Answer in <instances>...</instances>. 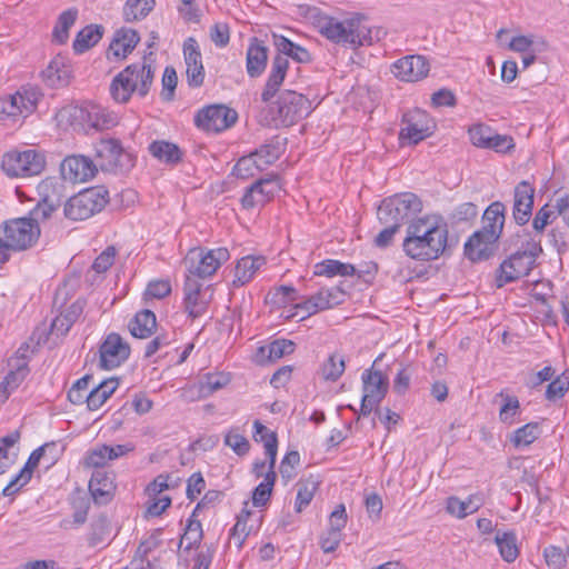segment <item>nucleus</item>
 <instances>
[{"label": "nucleus", "instance_id": "obj_9", "mask_svg": "<svg viewBox=\"0 0 569 569\" xmlns=\"http://www.w3.org/2000/svg\"><path fill=\"white\" fill-rule=\"evenodd\" d=\"M230 253L227 248H217L204 251L202 248L189 250L186 262L189 263L190 277L204 279L211 277L220 268L222 262L229 260Z\"/></svg>", "mask_w": 569, "mask_h": 569}, {"label": "nucleus", "instance_id": "obj_2", "mask_svg": "<svg viewBox=\"0 0 569 569\" xmlns=\"http://www.w3.org/2000/svg\"><path fill=\"white\" fill-rule=\"evenodd\" d=\"M318 29L325 38L336 44L356 48L372 42L371 29L359 16L342 21L332 17H322L318 20Z\"/></svg>", "mask_w": 569, "mask_h": 569}, {"label": "nucleus", "instance_id": "obj_4", "mask_svg": "<svg viewBox=\"0 0 569 569\" xmlns=\"http://www.w3.org/2000/svg\"><path fill=\"white\" fill-rule=\"evenodd\" d=\"M542 252L540 241L528 238L521 243V247L510 253L496 271V284L498 288L507 283L519 280L530 273L536 264V260Z\"/></svg>", "mask_w": 569, "mask_h": 569}, {"label": "nucleus", "instance_id": "obj_16", "mask_svg": "<svg viewBox=\"0 0 569 569\" xmlns=\"http://www.w3.org/2000/svg\"><path fill=\"white\" fill-rule=\"evenodd\" d=\"M100 361L102 369L111 370L123 363L130 356V346L120 335L116 332L109 333L99 348Z\"/></svg>", "mask_w": 569, "mask_h": 569}, {"label": "nucleus", "instance_id": "obj_3", "mask_svg": "<svg viewBox=\"0 0 569 569\" xmlns=\"http://www.w3.org/2000/svg\"><path fill=\"white\" fill-rule=\"evenodd\" d=\"M311 112V102L293 90H283L278 99L268 107L266 123L272 128L293 126Z\"/></svg>", "mask_w": 569, "mask_h": 569}, {"label": "nucleus", "instance_id": "obj_52", "mask_svg": "<svg viewBox=\"0 0 569 569\" xmlns=\"http://www.w3.org/2000/svg\"><path fill=\"white\" fill-rule=\"evenodd\" d=\"M495 540L505 561L512 562L517 559L519 550L516 543V535L513 532L497 533Z\"/></svg>", "mask_w": 569, "mask_h": 569}, {"label": "nucleus", "instance_id": "obj_36", "mask_svg": "<svg viewBox=\"0 0 569 569\" xmlns=\"http://www.w3.org/2000/svg\"><path fill=\"white\" fill-rule=\"evenodd\" d=\"M118 387L119 380L117 378H110L101 381L87 396L84 403H87L88 409L94 411L101 408Z\"/></svg>", "mask_w": 569, "mask_h": 569}, {"label": "nucleus", "instance_id": "obj_38", "mask_svg": "<svg viewBox=\"0 0 569 569\" xmlns=\"http://www.w3.org/2000/svg\"><path fill=\"white\" fill-rule=\"evenodd\" d=\"M103 27L100 24H89L80 30L73 41V50L77 53H83L96 46L103 36Z\"/></svg>", "mask_w": 569, "mask_h": 569}, {"label": "nucleus", "instance_id": "obj_46", "mask_svg": "<svg viewBox=\"0 0 569 569\" xmlns=\"http://www.w3.org/2000/svg\"><path fill=\"white\" fill-rule=\"evenodd\" d=\"M154 0H127L123 6V18L126 21H138L146 18L154 8Z\"/></svg>", "mask_w": 569, "mask_h": 569}, {"label": "nucleus", "instance_id": "obj_1", "mask_svg": "<svg viewBox=\"0 0 569 569\" xmlns=\"http://www.w3.org/2000/svg\"><path fill=\"white\" fill-rule=\"evenodd\" d=\"M402 241L405 253L417 261L437 259L446 249L447 230L429 218H419L408 224Z\"/></svg>", "mask_w": 569, "mask_h": 569}, {"label": "nucleus", "instance_id": "obj_54", "mask_svg": "<svg viewBox=\"0 0 569 569\" xmlns=\"http://www.w3.org/2000/svg\"><path fill=\"white\" fill-rule=\"evenodd\" d=\"M493 131L495 130L490 126L478 122L469 127L468 134L475 147L486 149Z\"/></svg>", "mask_w": 569, "mask_h": 569}, {"label": "nucleus", "instance_id": "obj_57", "mask_svg": "<svg viewBox=\"0 0 569 569\" xmlns=\"http://www.w3.org/2000/svg\"><path fill=\"white\" fill-rule=\"evenodd\" d=\"M516 147L515 140L509 134H500L496 130L488 141L486 149L498 153H510Z\"/></svg>", "mask_w": 569, "mask_h": 569}, {"label": "nucleus", "instance_id": "obj_43", "mask_svg": "<svg viewBox=\"0 0 569 569\" xmlns=\"http://www.w3.org/2000/svg\"><path fill=\"white\" fill-rule=\"evenodd\" d=\"M14 96L17 98L18 106L21 109V114L26 118L36 110L42 93L36 87H22L14 93Z\"/></svg>", "mask_w": 569, "mask_h": 569}, {"label": "nucleus", "instance_id": "obj_29", "mask_svg": "<svg viewBox=\"0 0 569 569\" xmlns=\"http://www.w3.org/2000/svg\"><path fill=\"white\" fill-rule=\"evenodd\" d=\"M139 70L136 66H128L121 72H119L110 84V93L117 102L126 103L131 98L132 93L138 88V84L130 82L129 78Z\"/></svg>", "mask_w": 569, "mask_h": 569}, {"label": "nucleus", "instance_id": "obj_55", "mask_svg": "<svg viewBox=\"0 0 569 569\" xmlns=\"http://www.w3.org/2000/svg\"><path fill=\"white\" fill-rule=\"evenodd\" d=\"M202 539V527L200 521L198 520H189L187 528L181 536L179 547H182L186 543L184 549L191 550L193 547L200 543Z\"/></svg>", "mask_w": 569, "mask_h": 569}, {"label": "nucleus", "instance_id": "obj_35", "mask_svg": "<svg viewBox=\"0 0 569 569\" xmlns=\"http://www.w3.org/2000/svg\"><path fill=\"white\" fill-rule=\"evenodd\" d=\"M128 327L133 337L147 339L152 336L157 327L156 315L148 309L141 310L130 320Z\"/></svg>", "mask_w": 569, "mask_h": 569}, {"label": "nucleus", "instance_id": "obj_22", "mask_svg": "<svg viewBox=\"0 0 569 569\" xmlns=\"http://www.w3.org/2000/svg\"><path fill=\"white\" fill-rule=\"evenodd\" d=\"M535 191V187L527 180L515 187L512 216L519 226H525L531 218Z\"/></svg>", "mask_w": 569, "mask_h": 569}, {"label": "nucleus", "instance_id": "obj_21", "mask_svg": "<svg viewBox=\"0 0 569 569\" xmlns=\"http://www.w3.org/2000/svg\"><path fill=\"white\" fill-rule=\"evenodd\" d=\"M183 57L186 62V76L188 86L199 88L204 81V68L197 40L189 37L183 43Z\"/></svg>", "mask_w": 569, "mask_h": 569}, {"label": "nucleus", "instance_id": "obj_49", "mask_svg": "<svg viewBox=\"0 0 569 569\" xmlns=\"http://www.w3.org/2000/svg\"><path fill=\"white\" fill-rule=\"evenodd\" d=\"M78 11L76 9H68L63 11L52 32V39L59 44L67 42L69 38V29L74 24L77 20Z\"/></svg>", "mask_w": 569, "mask_h": 569}, {"label": "nucleus", "instance_id": "obj_17", "mask_svg": "<svg viewBox=\"0 0 569 569\" xmlns=\"http://www.w3.org/2000/svg\"><path fill=\"white\" fill-rule=\"evenodd\" d=\"M498 241L493 236L476 230L465 241V258L473 263L488 261L496 256Z\"/></svg>", "mask_w": 569, "mask_h": 569}, {"label": "nucleus", "instance_id": "obj_26", "mask_svg": "<svg viewBox=\"0 0 569 569\" xmlns=\"http://www.w3.org/2000/svg\"><path fill=\"white\" fill-rule=\"evenodd\" d=\"M288 68L289 60L284 56L277 54L272 59L270 72L261 93V100L263 102H269L279 91V88L286 78Z\"/></svg>", "mask_w": 569, "mask_h": 569}, {"label": "nucleus", "instance_id": "obj_23", "mask_svg": "<svg viewBox=\"0 0 569 569\" xmlns=\"http://www.w3.org/2000/svg\"><path fill=\"white\" fill-rule=\"evenodd\" d=\"M391 70L401 81L415 82L427 77L429 62L423 56H407L397 60Z\"/></svg>", "mask_w": 569, "mask_h": 569}, {"label": "nucleus", "instance_id": "obj_19", "mask_svg": "<svg viewBox=\"0 0 569 569\" xmlns=\"http://www.w3.org/2000/svg\"><path fill=\"white\" fill-rule=\"evenodd\" d=\"M60 171L64 180L77 183L93 178L98 169L92 159L82 154H73L63 159Z\"/></svg>", "mask_w": 569, "mask_h": 569}, {"label": "nucleus", "instance_id": "obj_59", "mask_svg": "<svg viewBox=\"0 0 569 569\" xmlns=\"http://www.w3.org/2000/svg\"><path fill=\"white\" fill-rule=\"evenodd\" d=\"M317 490V483L313 481H307L299 483L297 498L295 502V509L297 512H301L313 499Z\"/></svg>", "mask_w": 569, "mask_h": 569}, {"label": "nucleus", "instance_id": "obj_58", "mask_svg": "<svg viewBox=\"0 0 569 569\" xmlns=\"http://www.w3.org/2000/svg\"><path fill=\"white\" fill-rule=\"evenodd\" d=\"M92 376L86 375L78 379L68 391V399L73 405H83L87 399V390Z\"/></svg>", "mask_w": 569, "mask_h": 569}, {"label": "nucleus", "instance_id": "obj_62", "mask_svg": "<svg viewBox=\"0 0 569 569\" xmlns=\"http://www.w3.org/2000/svg\"><path fill=\"white\" fill-rule=\"evenodd\" d=\"M178 83V77L174 68L167 67L162 76V99L171 101L174 97V90Z\"/></svg>", "mask_w": 569, "mask_h": 569}, {"label": "nucleus", "instance_id": "obj_34", "mask_svg": "<svg viewBox=\"0 0 569 569\" xmlns=\"http://www.w3.org/2000/svg\"><path fill=\"white\" fill-rule=\"evenodd\" d=\"M253 439L256 442H262L266 456L269 459L270 469H274L277 452H278V437L274 431H270L259 420L253 422Z\"/></svg>", "mask_w": 569, "mask_h": 569}, {"label": "nucleus", "instance_id": "obj_28", "mask_svg": "<svg viewBox=\"0 0 569 569\" xmlns=\"http://www.w3.org/2000/svg\"><path fill=\"white\" fill-rule=\"evenodd\" d=\"M112 532L111 521L106 512H101L93 517L86 536L89 548L93 549L101 545L108 546L113 539L110 538Z\"/></svg>", "mask_w": 569, "mask_h": 569}, {"label": "nucleus", "instance_id": "obj_24", "mask_svg": "<svg viewBox=\"0 0 569 569\" xmlns=\"http://www.w3.org/2000/svg\"><path fill=\"white\" fill-rule=\"evenodd\" d=\"M363 397L380 403L389 389V380L379 370L366 369L361 376Z\"/></svg>", "mask_w": 569, "mask_h": 569}, {"label": "nucleus", "instance_id": "obj_7", "mask_svg": "<svg viewBox=\"0 0 569 569\" xmlns=\"http://www.w3.org/2000/svg\"><path fill=\"white\" fill-rule=\"evenodd\" d=\"M108 199L109 192L104 187L97 186L84 189L69 198L64 204V216L73 221L86 220L101 211Z\"/></svg>", "mask_w": 569, "mask_h": 569}, {"label": "nucleus", "instance_id": "obj_20", "mask_svg": "<svg viewBox=\"0 0 569 569\" xmlns=\"http://www.w3.org/2000/svg\"><path fill=\"white\" fill-rule=\"evenodd\" d=\"M346 292L340 287L321 289L316 295L296 305V309L303 311L307 316L330 309L345 301Z\"/></svg>", "mask_w": 569, "mask_h": 569}, {"label": "nucleus", "instance_id": "obj_33", "mask_svg": "<svg viewBox=\"0 0 569 569\" xmlns=\"http://www.w3.org/2000/svg\"><path fill=\"white\" fill-rule=\"evenodd\" d=\"M247 72L251 78L259 77L266 69L267 48L257 39H252L247 50Z\"/></svg>", "mask_w": 569, "mask_h": 569}, {"label": "nucleus", "instance_id": "obj_45", "mask_svg": "<svg viewBox=\"0 0 569 569\" xmlns=\"http://www.w3.org/2000/svg\"><path fill=\"white\" fill-rule=\"evenodd\" d=\"M501 399L499 418L503 423L512 425L520 415V402L516 396L501 391L497 395Z\"/></svg>", "mask_w": 569, "mask_h": 569}, {"label": "nucleus", "instance_id": "obj_64", "mask_svg": "<svg viewBox=\"0 0 569 569\" xmlns=\"http://www.w3.org/2000/svg\"><path fill=\"white\" fill-rule=\"evenodd\" d=\"M569 389V380L565 377H557L547 386L546 398L550 401L562 398Z\"/></svg>", "mask_w": 569, "mask_h": 569}, {"label": "nucleus", "instance_id": "obj_61", "mask_svg": "<svg viewBox=\"0 0 569 569\" xmlns=\"http://www.w3.org/2000/svg\"><path fill=\"white\" fill-rule=\"evenodd\" d=\"M177 10L181 18L188 23H199L201 20L202 13L197 0H180Z\"/></svg>", "mask_w": 569, "mask_h": 569}, {"label": "nucleus", "instance_id": "obj_13", "mask_svg": "<svg viewBox=\"0 0 569 569\" xmlns=\"http://www.w3.org/2000/svg\"><path fill=\"white\" fill-rule=\"evenodd\" d=\"M435 129L433 121L428 113L420 109H415L403 114L402 127L399 132L401 146L417 144L432 134Z\"/></svg>", "mask_w": 569, "mask_h": 569}, {"label": "nucleus", "instance_id": "obj_42", "mask_svg": "<svg viewBox=\"0 0 569 569\" xmlns=\"http://www.w3.org/2000/svg\"><path fill=\"white\" fill-rule=\"evenodd\" d=\"M14 96L17 98L18 106L21 109V114L26 118L36 110L42 93L36 87H22L14 93Z\"/></svg>", "mask_w": 569, "mask_h": 569}, {"label": "nucleus", "instance_id": "obj_18", "mask_svg": "<svg viewBox=\"0 0 569 569\" xmlns=\"http://www.w3.org/2000/svg\"><path fill=\"white\" fill-rule=\"evenodd\" d=\"M280 179L278 174H270L252 183L246 189L241 198V204L244 209H251L259 204L268 202L279 190Z\"/></svg>", "mask_w": 569, "mask_h": 569}, {"label": "nucleus", "instance_id": "obj_15", "mask_svg": "<svg viewBox=\"0 0 569 569\" xmlns=\"http://www.w3.org/2000/svg\"><path fill=\"white\" fill-rule=\"evenodd\" d=\"M184 311L191 319L199 318L207 312L212 295L209 292V287L203 289L202 283L197 279L187 276L184 281Z\"/></svg>", "mask_w": 569, "mask_h": 569}, {"label": "nucleus", "instance_id": "obj_40", "mask_svg": "<svg viewBox=\"0 0 569 569\" xmlns=\"http://www.w3.org/2000/svg\"><path fill=\"white\" fill-rule=\"evenodd\" d=\"M313 274L325 277L355 276L356 267L351 263L341 262L339 260L327 259L315 266Z\"/></svg>", "mask_w": 569, "mask_h": 569}, {"label": "nucleus", "instance_id": "obj_30", "mask_svg": "<svg viewBox=\"0 0 569 569\" xmlns=\"http://www.w3.org/2000/svg\"><path fill=\"white\" fill-rule=\"evenodd\" d=\"M505 212L506 207L502 202L495 201L489 204L482 214V227L479 230L499 240L503 231Z\"/></svg>", "mask_w": 569, "mask_h": 569}, {"label": "nucleus", "instance_id": "obj_31", "mask_svg": "<svg viewBox=\"0 0 569 569\" xmlns=\"http://www.w3.org/2000/svg\"><path fill=\"white\" fill-rule=\"evenodd\" d=\"M140 41L138 32L133 29L121 28L114 32L113 39L109 46V52L117 58H126L137 47Z\"/></svg>", "mask_w": 569, "mask_h": 569}, {"label": "nucleus", "instance_id": "obj_14", "mask_svg": "<svg viewBox=\"0 0 569 569\" xmlns=\"http://www.w3.org/2000/svg\"><path fill=\"white\" fill-rule=\"evenodd\" d=\"M72 116L74 119L79 120L83 127L99 131L111 129L119 122V118L114 112L96 103H86L74 108Z\"/></svg>", "mask_w": 569, "mask_h": 569}, {"label": "nucleus", "instance_id": "obj_44", "mask_svg": "<svg viewBox=\"0 0 569 569\" xmlns=\"http://www.w3.org/2000/svg\"><path fill=\"white\" fill-rule=\"evenodd\" d=\"M277 479V473L274 469L268 470L264 475V479L260 482L252 492V503L257 508L264 507L272 495V489Z\"/></svg>", "mask_w": 569, "mask_h": 569}, {"label": "nucleus", "instance_id": "obj_41", "mask_svg": "<svg viewBox=\"0 0 569 569\" xmlns=\"http://www.w3.org/2000/svg\"><path fill=\"white\" fill-rule=\"evenodd\" d=\"M542 432L539 422H529L513 431L510 442L516 448L528 447L533 443Z\"/></svg>", "mask_w": 569, "mask_h": 569}, {"label": "nucleus", "instance_id": "obj_10", "mask_svg": "<svg viewBox=\"0 0 569 569\" xmlns=\"http://www.w3.org/2000/svg\"><path fill=\"white\" fill-rule=\"evenodd\" d=\"M62 184L52 178H47L38 184L39 201L27 216L31 222L40 223L49 220L53 212L58 210L62 202Z\"/></svg>", "mask_w": 569, "mask_h": 569}, {"label": "nucleus", "instance_id": "obj_32", "mask_svg": "<svg viewBox=\"0 0 569 569\" xmlns=\"http://www.w3.org/2000/svg\"><path fill=\"white\" fill-rule=\"evenodd\" d=\"M266 263V258L262 256L252 257L247 256L241 258L234 269V279L232 281L234 287H242L252 280L256 272Z\"/></svg>", "mask_w": 569, "mask_h": 569}, {"label": "nucleus", "instance_id": "obj_48", "mask_svg": "<svg viewBox=\"0 0 569 569\" xmlns=\"http://www.w3.org/2000/svg\"><path fill=\"white\" fill-rule=\"evenodd\" d=\"M131 66L138 67L139 70L137 74L134 72L129 77L131 78L130 82H134L138 84L136 91H138V94L140 97H146L153 81V69L150 64H147L144 60L141 62L132 63Z\"/></svg>", "mask_w": 569, "mask_h": 569}, {"label": "nucleus", "instance_id": "obj_39", "mask_svg": "<svg viewBox=\"0 0 569 569\" xmlns=\"http://www.w3.org/2000/svg\"><path fill=\"white\" fill-rule=\"evenodd\" d=\"M152 157L166 163L176 164L181 160L182 152L179 147L172 142L158 140L149 146Z\"/></svg>", "mask_w": 569, "mask_h": 569}, {"label": "nucleus", "instance_id": "obj_8", "mask_svg": "<svg viewBox=\"0 0 569 569\" xmlns=\"http://www.w3.org/2000/svg\"><path fill=\"white\" fill-rule=\"evenodd\" d=\"M97 168L108 172H123L134 166L133 156L114 138L101 139L94 144Z\"/></svg>", "mask_w": 569, "mask_h": 569}, {"label": "nucleus", "instance_id": "obj_56", "mask_svg": "<svg viewBox=\"0 0 569 569\" xmlns=\"http://www.w3.org/2000/svg\"><path fill=\"white\" fill-rule=\"evenodd\" d=\"M224 445L240 457L247 455L250 450L248 439L239 433L237 429H231L224 435Z\"/></svg>", "mask_w": 569, "mask_h": 569}, {"label": "nucleus", "instance_id": "obj_51", "mask_svg": "<svg viewBox=\"0 0 569 569\" xmlns=\"http://www.w3.org/2000/svg\"><path fill=\"white\" fill-rule=\"evenodd\" d=\"M252 153L258 160V170H263L267 166L272 164L279 159L281 148L278 141H269Z\"/></svg>", "mask_w": 569, "mask_h": 569}, {"label": "nucleus", "instance_id": "obj_63", "mask_svg": "<svg viewBox=\"0 0 569 569\" xmlns=\"http://www.w3.org/2000/svg\"><path fill=\"white\" fill-rule=\"evenodd\" d=\"M543 557L550 569H562L567 562L566 553L557 546H548L545 548Z\"/></svg>", "mask_w": 569, "mask_h": 569}, {"label": "nucleus", "instance_id": "obj_12", "mask_svg": "<svg viewBox=\"0 0 569 569\" xmlns=\"http://www.w3.org/2000/svg\"><path fill=\"white\" fill-rule=\"evenodd\" d=\"M237 120V111L226 104H210L203 107L194 116V124L197 128L216 133L231 128Z\"/></svg>", "mask_w": 569, "mask_h": 569}, {"label": "nucleus", "instance_id": "obj_53", "mask_svg": "<svg viewBox=\"0 0 569 569\" xmlns=\"http://www.w3.org/2000/svg\"><path fill=\"white\" fill-rule=\"evenodd\" d=\"M345 359L339 353L329 356L322 366V376L328 381H337L345 372Z\"/></svg>", "mask_w": 569, "mask_h": 569}, {"label": "nucleus", "instance_id": "obj_50", "mask_svg": "<svg viewBox=\"0 0 569 569\" xmlns=\"http://www.w3.org/2000/svg\"><path fill=\"white\" fill-rule=\"evenodd\" d=\"M560 213H558V198L553 202L543 204L535 214L532 228L536 232H542L545 228L551 224Z\"/></svg>", "mask_w": 569, "mask_h": 569}, {"label": "nucleus", "instance_id": "obj_5", "mask_svg": "<svg viewBox=\"0 0 569 569\" xmlns=\"http://www.w3.org/2000/svg\"><path fill=\"white\" fill-rule=\"evenodd\" d=\"M40 237V227L28 217L4 221L0 226V262L10 259V251H23L31 248Z\"/></svg>", "mask_w": 569, "mask_h": 569}, {"label": "nucleus", "instance_id": "obj_60", "mask_svg": "<svg viewBox=\"0 0 569 569\" xmlns=\"http://www.w3.org/2000/svg\"><path fill=\"white\" fill-rule=\"evenodd\" d=\"M258 170V160L251 152L248 156L241 157L233 167L232 173L240 179H248L254 174L253 170Z\"/></svg>", "mask_w": 569, "mask_h": 569}, {"label": "nucleus", "instance_id": "obj_27", "mask_svg": "<svg viewBox=\"0 0 569 569\" xmlns=\"http://www.w3.org/2000/svg\"><path fill=\"white\" fill-rule=\"evenodd\" d=\"M42 80L51 88L64 87L70 82L71 67L62 56H56L41 72Z\"/></svg>", "mask_w": 569, "mask_h": 569}, {"label": "nucleus", "instance_id": "obj_47", "mask_svg": "<svg viewBox=\"0 0 569 569\" xmlns=\"http://www.w3.org/2000/svg\"><path fill=\"white\" fill-rule=\"evenodd\" d=\"M230 376L223 372L207 373L199 380V391L202 397L224 388L230 382Z\"/></svg>", "mask_w": 569, "mask_h": 569}, {"label": "nucleus", "instance_id": "obj_37", "mask_svg": "<svg viewBox=\"0 0 569 569\" xmlns=\"http://www.w3.org/2000/svg\"><path fill=\"white\" fill-rule=\"evenodd\" d=\"M295 351V343L291 340L278 339L258 349L256 355L258 362L276 361L283 356Z\"/></svg>", "mask_w": 569, "mask_h": 569}, {"label": "nucleus", "instance_id": "obj_6", "mask_svg": "<svg viewBox=\"0 0 569 569\" xmlns=\"http://www.w3.org/2000/svg\"><path fill=\"white\" fill-rule=\"evenodd\" d=\"M422 210L421 199L413 192H400L385 198L377 210L380 223H395L399 227L411 223Z\"/></svg>", "mask_w": 569, "mask_h": 569}, {"label": "nucleus", "instance_id": "obj_11", "mask_svg": "<svg viewBox=\"0 0 569 569\" xmlns=\"http://www.w3.org/2000/svg\"><path fill=\"white\" fill-rule=\"evenodd\" d=\"M44 158L36 150L10 151L3 156L2 170L10 177H31L44 169Z\"/></svg>", "mask_w": 569, "mask_h": 569}, {"label": "nucleus", "instance_id": "obj_25", "mask_svg": "<svg viewBox=\"0 0 569 569\" xmlns=\"http://www.w3.org/2000/svg\"><path fill=\"white\" fill-rule=\"evenodd\" d=\"M113 479L103 469L94 470L89 481V491L93 501L98 505L109 503L114 495Z\"/></svg>", "mask_w": 569, "mask_h": 569}]
</instances>
